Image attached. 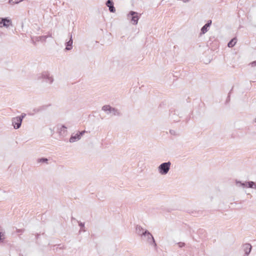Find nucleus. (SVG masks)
<instances>
[{"label":"nucleus","mask_w":256,"mask_h":256,"mask_svg":"<svg viewBox=\"0 0 256 256\" xmlns=\"http://www.w3.org/2000/svg\"><path fill=\"white\" fill-rule=\"evenodd\" d=\"M72 220H76V221H77V220H76L75 218H73V217H72Z\"/></svg>","instance_id":"obj_31"},{"label":"nucleus","mask_w":256,"mask_h":256,"mask_svg":"<svg viewBox=\"0 0 256 256\" xmlns=\"http://www.w3.org/2000/svg\"><path fill=\"white\" fill-rule=\"evenodd\" d=\"M108 8H109V10H110V12H115L116 8H114V5L112 6H109Z\"/></svg>","instance_id":"obj_23"},{"label":"nucleus","mask_w":256,"mask_h":256,"mask_svg":"<svg viewBox=\"0 0 256 256\" xmlns=\"http://www.w3.org/2000/svg\"><path fill=\"white\" fill-rule=\"evenodd\" d=\"M254 121H255V122H256V117L254 118Z\"/></svg>","instance_id":"obj_32"},{"label":"nucleus","mask_w":256,"mask_h":256,"mask_svg":"<svg viewBox=\"0 0 256 256\" xmlns=\"http://www.w3.org/2000/svg\"><path fill=\"white\" fill-rule=\"evenodd\" d=\"M246 188L256 189V184L252 181L246 182Z\"/></svg>","instance_id":"obj_12"},{"label":"nucleus","mask_w":256,"mask_h":256,"mask_svg":"<svg viewBox=\"0 0 256 256\" xmlns=\"http://www.w3.org/2000/svg\"><path fill=\"white\" fill-rule=\"evenodd\" d=\"M177 244L180 248H182L185 246V244L182 242H179Z\"/></svg>","instance_id":"obj_26"},{"label":"nucleus","mask_w":256,"mask_h":256,"mask_svg":"<svg viewBox=\"0 0 256 256\" xmlns=\"http://www.w3.org/2000/svg\"><path fill=\"white\" fill-rule=\"evenodd\" d=\"M16 232L18 233L23 232H24V229H18V228H16Z\"/></svg>","instance_id":"obj_28"},{"label":"nucleus","mask_w":256,"mask_h":256,"mask_svg":"<svg viewBox=\"0 0 256 256\" xmlns=\"http://www.w3.org/2000/svg\"><path fill=\"white\" fill-rule=\"evenodd\" d=\"M72 43L73 41L72 38V34H71L70 35V40L66 43V50H72Z\"/></svg>","instance_id":"obj_10"},{"label":"nucleus","mask_w":256,"mask_h":256,"mask_svg":"<svg viewBox=\"0 0 256 256\" xmlns=\"http://www.w3.org/2000/svg\"><path fill=\"white\" fill-rule=\"evenodd\" d=\"M114 5V2L112 0H108L106 2V6L108 7L112 6Z\"/></svg>","instance_id":"obj_20"},{"label":"nucleus","mask_w":256,"mask_h":256,"mask_svg":"<svg viewBox=\"0 0 256 256\" xmlns=\"http://www.w3.org/2000/svg\"><path fill=\"white\" fill-rule=\"evenodd\" d=\"M26 114L25 113H22L20 116H18L20 119L22 121L23 119L26 117Z\"/></svg>","instance_id":"obj_24"},{"label":"nucleus","mask_w":256,"mask_h":256,"mask_svg":"<svg viewBox=\"0 0 256 256\" xmlns=\"http://www.w3.org/2000/svg\"><path fill=\"white\" fill-rule=\"evenodd\" d=\"M236 38H233L228 42V46L229 48H232L236 44Z\"/></svg>","instance_id":"obj_14"},{"label":"nucleus","mask_w":256,"mask_h":256,"mask_svg":"<svg viewBox=\"0 0 256 256\" xmlns=\"http://www.w3.org/2000/svg\"><path fill=\"white\" fill-rule=\"evenodd\" d=\"M236 185L238 186H242V187H246V182H242L240 181L236 180Z\"/></svg>","instance_id":"obj_17"},{"label":"nucleus","mask_w":256,"mask_h":256,"mask_svg":"<svg viewBox=\"0 0 256 256\" xmlns=\"http://www.w3.org/2000/svg\"><path fill=\"white\" fill-rule=\"evenodd\" d=\"M22 0H9L8 2L10 4H18Z\"/></svg>","instance_id":"obj_19"},{"label":"nucleus","mask_w":256,"mask_h":256,"mask_svg":"<svg viewBox=\"0 0 256 256\" xmlns=\"http://www.w3.org/2000/svg\"><path fill=\"white\" fill-rule=\"evenodd\" d=\"M12 124L15 129L19 128L22 125V120L18 116L12 118Z\"/></svg>","instance_id":"obj_5"},{"label":"nucleus","mask_w":256,"mask_h":256,"mask_svg":"<svg viewBox=\"0 0 256 256\" xmlns=\"http://www.w3.org/2000/svg\"><path fill=\"white\" fill-rule=\"evenodd\" d=\"M136 232L142 238H143L145 234V230L142 228L140 226L137 225L136 226Z\"/></svg>","instance_id":"obj_9"},{"label":"nucleus","mask_w":256,"mask_h":256,"mask_svg":"<svg viewBox=\"0 0 256 256\" xmlns=\"http://www.w3.org/2000/svg\"><path fill=\"white\" fill-rule=\"evenodd\" d=\"M38 79H42L46 82L51 84L54 82V78L48 72H44L38 77Z\"/></svg>","instance_id":"obj_3"},{"label":"nucleus","mask_w":256,"mask_h":256,"mask_svg":"<svg viewBox=\"0 0 256 256\" xmlns=\"http://www.w3.org/2000/svg\"><path fill=\"white\" fill-rule=\"evenodd\" d=\"M66 127L64 126V125H63V126H62V127H61V128H60V134H62V132H63V133L64 134V132H65V131H66Z\"/></svg>","instance_id":"obj_22"},{"label":"nucleus","mask_w":256,"mask_h":256,"mask_svg":"<svg viewBox=\"0 0 256 256\" xmlns=\"http://www.w3.org/2000/svg\"><path fill=\"white\" fill-rule=\"evenodd\" d=\"M170 134H176L175 131H174V130H170Z\"/></svg>","instance_id":"obj_29"},{"label":"nucleus","mask_w":256,"mask_h":256,"mask_svg":"<svg viewBox=\"0 0 256 256\" xmlns=\"http://www.w3.org/2000/svg\"><path fill=\"white\" fill-rule=\"evenodd\" d=\"M171 162L169 161L161 164L158 167V171L162 175H166L170 170Z\"/></svg>","instance_id":"obj_1"},{"label":"nucleus","mask_w":256,"mask_h":256,"mask_svg":"<svg viewBox=\"0 0 256 256\" xmlns=\"http://www.w3.org/2000/svg\"><path fill=\"white\" fill-rule=\"evenodd\" d=\"M0 24H2L0 27L8 28L10 25H12V20L8 18H0Z\"/></svg>","instance_id":"obj_6"},{"label":"nucleus","mask_w":256,"mask_h":256,"mask_svg":"<svg viewBox=\"0 0 256 256\" xmlns=\"http://www.w3.org/2000/svg\"><path fill=\"white\" fill-rule=\"evenodd\" d=\"M6 239V233L4 230L0 226V244L4 242Z\"/></svg>","instance_id":"obj_8"},{"label":"nucleus","mask_w":256,"mask_h":256,"mask_svg":"<svg viewBox=\"0 0 256 256\" xmlns=\"http://www.w3.org/2000/svg\"><path fill=\"white\" fill-rule=\"evenodd\" d=\"M251 64H252V66H256V61H254V62H252L251 63Z\"/></svg>","instance_id":"obj_30"},{"label":"nucleus","mask_w":256,"mask_h":256,"mask_svg":"<svg viewBox=\"0 0 256 256\" xmlns=\"http://www.w3.org/2000/svg\"><path fill=\"white\" fill-rule=\"evenodd\" d=\"M44 106H41V107H40V108H34L33 110V111L35 113H37V112H38L44 110Z\"/></svg>","instance_id":"obj_18"},{"label":"nucleus","mask_w":256,"mask_h":256,"mask_svg":"<svg viewBox=\"0 0 256 256\" xmlns=\"http://www.w3.org/2000/svg\"><path fill=\"white\" fill-rule=\"evenodd\" d=\"M77 222L78 223V226L82 228H84V224L83 222H78L77 220Z\"/></svg>","instance_id":"obj_25"},{"label":"nucleus","mask_w":256,"mask_h":256,"mask_svg":"<svg viewBox=\"0 0 256 256\" xmlns=\"http://www.w3.org/2000/svg\"><path fill=\"white\" fill-rule=\"evenodd\" d=\"M80 136H78V133L75 134H72L70 138V142H75L79 140H80Z\"/></svg>","instance_id":"obj_13"},{"label":"nucleus","mask_w":256,"mask_h":256,"mask_svg":"<svg viewBox=\"0 0 256 256\" xmlns=\"http://www.w3.org/2000/svg\"><path fill=\"white\" fill-rule=\"evenodd\" d=\"M145 234L142 238H145L147 242L150 245L153 246L155 248H156V244L155 242L152 235L146 230H145Z\"/></svg>","instance_id":"obj_2"},{"label":"nucleus","mask_w":256,"mask_h":256,"mask_svg":"<svg viewBox=\"0 0 256 256\" xmlns=\"http://www.w3.org/2000/svg\"><path fill=\"white\" fill-rule=\"evenodd\" d=\"M128 18L130 19V20L133 24H136L139 20V16H138V13L134 11H130L128 15Z\"/></svg>","instance_id":"obj_4"},{"label":"nucleus","mask_w":256,"mask_h":256,"mask_svg":"<svg viewBox=\"0 0 256 256\" xmlns=\"http://www.w3.org/2000/svg\"><path fill=\"white\" fill-rule=\"evenodd\" d=\"M111 109L112 107L108 105H104L102 108V110L105 112L109 111L110 112H111Z\"/></svg>","instance_id":"obj_16"},{"label":"nucleus","mask_w":256,"mask_h":256,"mask_svg":"<svg viewBox=\"0 0 256 256\" xmlns=\"http://www.w3.org/2000/svg\"><path fill=\"white\" fill-rule=\"evenodd\" d=\"M48 161V158H41L38 160V162H47Z\"/></svg>","instance_id":"obj_21"},{"label":"nucleus","mask_w":256,"mask_h":256,"mask_svg":"<svg viewBox=\"0 0 256 256\" xmlns=\"http://www.w3.org/2000/svg\"><path fill=\"white\" fill-rule=\"evenodd\" d=\"M112 112L114 116H120V113L118 111V110L116 108H112L111 112Z\"/></svg>","instance_id":"obj_15"},{"label":"nucleus","mask_w":256,"mask_h":256,"mask_svg":"<svg viewBox=\"0 0 256 256\" xmlns=\"http://www.w3.org/2000/svg\"><path fill=\"white\" fill-rule=\"evenodd\" d=\"M82 231L85 232V231H86V230H84V229H82Z\"/></svg>","instance_id":"obj_33"},{"label":"nucleus","mask_w":256,"mask_h":256,"mask_svg":"<svg viewBox=\"0 0 256 256\" xmlns=\"http://www.w3.org/2000/svg\"><path fill=\"white\" fill-rule=\"evenodd\" d=\"M0 36H1V34H0Z\"/></svg>","instance_id":"obj_34"},{"label":"nucleus","mask_w":256,"mask_h":256,"mask_svg":"<svg viewBox=\"0 0 256 256\" xmlns=\"http://www.w3.org/2000/svg\"><path fill=\"white\" fill-rule=\"evenodd\" d=\"M86 132L85 130L80 132L78 134L80 136V138H81V137L83 136V134Z\"/></svg>","instance_id":"obj_27"},{"label":"nucleus","mask_w":256,"mask_h":256,"mask_svg":"<svg viewBox=\"0 0 256 256\" xmlns=\"http://www.w3.org/2000/svg\"><path fill=\"white\" fill-rule=\"evenodd\" d=\"M252 246L250 244L246 243L242 246L243 250L244 252L245 256H248L252 250Z\"/></svg>","instance_id":"obj_7"},{"label":"nucleus","mask_w":256,"mask_h":256,"mask_svg":"<svg viewBox=\"0 0 256 256\" xmlns=\"http://www.w3.org/2000/svg\"><path fill=\"white\" fill-rule=\"evenodd\" d=\"M212 24V20H210L205 24L201 28V32L202 34L206 33L208 31V28L210 27Z\"/></svg>","instance_id":"obj_11"}]
</instances>
